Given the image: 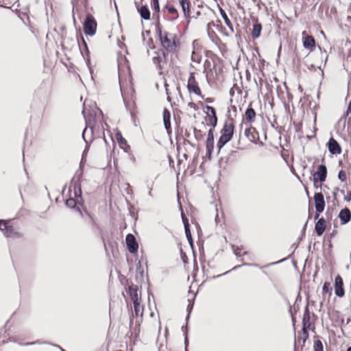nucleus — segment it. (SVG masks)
<instances>
[{"label":"nucleus","mask_w":351,"mask_h":351,"mask_svg":"<svg viewBox=\"0 0 351 351\" xmlns=\"http://www.w3.org/2000/svg\"><path fill=\"white\" fill-rule=\"evenodd\" d=\"M152 8L154 11V12L153 13V16H154L155 12L158 14V12L160 11V5H159L158 0H152Z\"/></svg>","instance_id":"47"},{"label":"nucleus","mask_w":351,"mask_h":351,"mask_svg":"<svg viewBox=\"0 0 351 351\" xmlns=\"http://www.w3.org/2000/svg\"><path fill=\"white\" fill-rule=\"evenodd\" d=\"M326 230V221L320 219L315 225V230L318 235H322Z\"/></svg>","instance_id":"28"},{"label":"nucleus","mask_w":351,"mask_h":351,"mask_svg":"<svg viewBox=\"0 0 351 351\" xmlns=\"http://www.w3.org/2000/svg\"><path fill=\"white\" fill-rule=\"evenodd\" d=\"M204 54L206 57L212 59L213 61L215 58H217V55L210 50L206 49L204 51Z\"/></svg>","instance_id":"50"},{"label":"nucleus","mask_w":351,"mask_h":351,"mask_svg":"<svg viewBox=\"0 0 351 351\" xmlns=\"http://www.w3.org/2000/svg\"><path fill=\"white\" fill-rule=\"evenodd\" d=\"M241 266H242V265H237V266L234 267L232 269L228 270V271H226V272H224V273H223V274H219V275H217V276H214L213 277V279H215V278H220V277H221V276H225V275L228 274L229 272H230L232 270H237V269H238L239 268L241 267Z\"/></svg>","instance_id":"52"},{"label":"nucleus","mask_w":351,"mask_h":351,"mask_svg":"<svg viewBox=\"0 0 351 351\" xmlns=\"http://www.w3.org/2000/svg\"><path fill=\"white\" fill-rule=\"evenodd\" d=\"M303 46L304 48L310 51L312 50V49L315 47V40L313 38L308 35L304 36Z\"/></svg>","instance_id":"27"},{"label":"nucleus","mask_w":351,"mask_h":351,"mask_svg":"<svg viewBox=\"0 0 351 351\" xmlns=\"http://www.w3.org/2000/svg\"><path fill=\"white\" fill-rule=\"evenodd\" d=\"M64 204L67 208L75 210L82 217H84V208L86 207L84 205L85 202L82 195L74 196V198L70 197L65 200Z\"/></svg>","instance_id":"4"},{"label":"nucleus","mask_w":351,"mask_h":351,"mask_svg":"<svg viewBox=\"0 0 351 351\" xmlns=\"http://www.w3.org/2000/svg\"><path fill=\"white\" fill-rule=\"evenodd\" d=\"M328 149L332 154H340L341 149L339 143L334 138H331L328 143Z\"/></svg>","instance_id":"20"},{"label":"nucleus","mask_w":351,"mask_h":351,"mask_svg":"<svg viewBox=\"0 0 351 351\" xmlns=\"http://www.w3.org/2000/svg\"><path fill=\"white\" fill-rule=\"evenodd\" d=\"M138 12L141 17L145 20L149 19L150 12L148 8L146 5H142L139 9Z\"/></svg>","instance_id":"35"},{"label":"nucleus","mask_w":351,"mask_h":351,"mask_svg":"<svg viewBox=\"0 0 351 351\" xmlns=\"http://www.w3.org/2000/svg\"><path fill=\"white\" fill-rule=\"evenodd\" d=\"M73 8L88 5V0H72Z\"/></svg>","instance_id":"39"},{"label":"nucleus","mask_w":351,"mask_h":351,"mask_svg":"<svg viewBox=\"0 0 351 351\" xmlns=\"http://www.w3.org/2000/svg\"><path fill=\"white\" fill-rule=\"evenodd\" d=\"M162 12L168 20H175L178 16V12L173 5L167 4L163 8Z\"/></svg>","instance_id":"13"},{"label":"nucleus","mask_w":351,"mask_h":351,"mask_svg":"<svg viewBox=\"0 0 351 351\" xmlns=\"http://www.w3.org/2000/svg\"><path fill=\"white\" fill-rule=\"evenodd\" d=\"M198 163V155L195 156L191 162V167H193L192 173H194Z\"/></svg>","instance_id":"53"},{"label":"nucleus","mask_w":351,"mask_h":351,"mask_svg":"<svg viewBox=\"0 0 351 351\" xmlns=\"http://www.w3.org/2000/svg\"><path fill=\"white\" fill-rule=\"evenodd\" d=\"M156 51L158 53V55H160V58L162 60V62L164 63H166L168 57V53L169 51H167L165 49L162 48H160Z\"/></svg>","instance_id":"40"},{"label":"nucleus","mask_w":351,"mask_h":351,"mask_svg":"<svg viewBox=\"0 0 351 351\" xmlns=\"http://www.w3.org/2000/svg\"><path fill=\"white\" fill-rule=\"evenodd\" d=\"M73 17L74 22H96L93 16V10L88 5L73 8Z\"/></svg>","instance_id":"3"},{"label":"nucleus","mask_w":351,"mask_h":351,"mask_svg":"<svg viewBox=\"0 0 351 351\" xmlns=\"http://www.w3.org/2000/svg\"><path fill=\"white\" fill-rule=\"evenodd\" d=\"M140 304L141 302H133L135 317H138L140 315L141 317V319H142L143 311L140 314Z\"/></svg>","instance_id":"43"},{"label":"nucleus","mask_w":351,"mask_h":351,"mask_svg":"<svg viewBox=\"0 0 351 351\" xmlns=\"http://www.w3.org/2000/svg\"><path fill=\"white\" fill-rule=\"evenodd\" d=\"M245 118L247 122L252 123L255 121L256 112L254 109L250 105L245 111Z\"/></svg>","instance_id":"21"},{"label":"nucleus","mask_w":351,"mask_h":351,"mask_svg":"<svg viewBox=\"0 0 351 351\" xmlns=\"http://www.w3.org/2000/svg\"><path fill=\"white\" fill-rule=\"evenodd\" d=\"M154 53L156 56H154L153 57L152 61H153L154 64H156L157 69L162 71L163 69V66H162V62H163L160 59V55H158L157 51H155Z\"/></svg>","instance_id":"36"},{"label":"nucleus","mask_w":351,"mask_h":351,"mask_svg":"<svg viewBox=\"0 0 351 351\" xmlns=\"http://www.w3.org/2000/svg\"><path fill=\"white\" fill-rule=\"evenodd\" d=\"M162 119L164 124L171 123V112L167 108H164Z\"/></svg>","instance_id":"38"},{"label":"nucleus","mask_w":351,"mask_h":351,"mask_svg":"<svg viewBox=\"0 0 351 351\" xmlns=\"http://www.w3.org/2000/svg\"><path fill=\"white\" fill-rule=\"evenodd\" d=\"M8 223V221L5 219H0V230L2 232V230L3 228H5V226Z\"/></svg>","instance_id":"64"},{"label":"nucleus","mask_w":351,"mask_h":351,"mask_svg":"<svg viewBox=\"0 0 351 351\" xmlns=\"http://www.w3.org/2000/svg\"><path fill=\"white\" fill-rule=\"evenodd\" d=\"M125 244L130 253L132 254H137L138 250V243L133 234L129 233L126 235Z\"/></svg>","instance_id":"8"},{"label":"nucleus","mask_w":351,"mask_h":351,"mask_svg":"<svg viewBox=\"0 0 351 351\" xmlns=\"http://www.w3.org/2000/svg\"><path fill=\"white\" fill-rule=\"evenodd\" d=\"M335 294L339 297L344 295L343 289V280L339 276H337L335 280Z\"/></svg>","instance_id":"18"},{"label":"nucleus","mask_w":351,"mask_h":351,"mask_svg":"<svg viewBox=\"0 0 351 351\" xmlns=\"http://www.w3.org/2000/svg\"><path fill=\"white\" fill-rule=\"evenodd\" d=\"M182 330L183 332L184 336H185V335L189 336V324L186 323L185 325H183L182 326Z\"/></svg>","instance_id":"56"},{"label":"nucleus","mask_w":351,"mask_h":351,"mask_svg":"<svg viewBox=\"0 0 351 351\" xmlns=\"http://www.w3.org/2000/svg\"><path fill=\"white\" fill-rule=\"evenodd\" d=\"M208 25H212V26L221 34L226 36H230L229 32L227 31L226 27L223 25V23H208Z\"/></svg>","instance_id":"29"},{"label":"nucleus","mask_w":351,"mask_h":351,"mask_svg":"<svg viewBox=\"0 0 351 351\" xmlns=\"http://www.w3.org/2000/svg\"><path fill=\"white\" fill-rule=\"evenodd\" d=\"M82 114L84 115V119L85 120L86 126L84 130L82 131V137L83 139L85 138V132L87 130V128H89L91 130V134H93V131L95 126L96 123V114L93 110H89L87 113H86L85 109L84 108L82 110Z\"/></svg>","instance_id":"5"},{"label":"nucleus","mask_w":351,"mask_h":351,"mask_svg":"<svg viewBox=\"0 0 351 351\" xmlns=\"http://www.w3.org/2000/svg\"><path fill=\"white\" fill-rule=\"evenodd\" d=\"M80 40H81V42L79 40V38H77L78 47H79L80 53H81L82 57L84 58V59L86 62V64L90 70V72L91 73V69L90 66V52L88 49V44L86 43L85 39L84 38V37L82 36H81Z\"/></svg>","instance_id":"6"},{"label":"nucleus","mask_w":351,"mask_h":351,"mask_svg":"<svg viewBox=\"0 0 351 351\" xmlns=\"http://www.w3.org/2000/svg\"><path fill=\"white\" fill-rule=\"evenodd\" d=\"M86 36H93L96 34L97 23H82Z\"/></svg>","instance_id":"17"},{"label":"nucleus","mask_w":351,"mask_h":351,"mask_svg":"<svg viewBox=\"0 0 351 351\" xmlns=\"http://www.w3.org/2000/svg\"><path fill=\"white\" fill-rule=\"evenodd\" d=\"M184 232H185V234H186V237L188 241V243H189V245L191 246V247L192 248V250H194V241H193V239L192 237L191 229H189L188 230H184Z\"/></svg>","instance_id":"41"},{"label":"nucleus","mask_w":351,"mask_h":351,"mask_svg":"<svg viewBox=\"0 0 351 351\" xmlns=\"http://www.w3.org/2000/svg\"><path fill=\"white\" fill-rule=\"evenodd\" d=\"M262 29V23H253L252 37L254 40L257 39L261 36Z\"/></svg>","instance_id":"25"},{"label":"nucleus","mask_w":351,"mask_h":351,"mask_svg":"<svg viewBox=\"0 0 351 351\" xmlns=\"http://www.w3.org/2000/svg\"><path fill=\"white\" fill-rule=\"evenodd\" d=\"M125 290L133 302L141 301V297H138V287L137 285L131 283L130 285H128V288L125 287Z\"/></svg>","instance_id":"14"},{"label":"nucleus","mask_w":351,"mask_h":351,"mask_svg":"<svg viewBox=\"0 0 351 351\" xmlns=\"http://www.w3.org/2000/svg\"><path fill=\"white\" fill-rule=\"evenodd\" d=\"M189 303L187 305L186 311H187V313L191 314V313L193 311V306H194V301L193 300L191 301L189 300Z\"/></svg>","instance_id":"55"},{"label":"nucleus","mask_w":351,"mask_h":351,"mask_svg":"<svg viewBox=\"0 0 351 351\" xmlns=\"http://www.w3.org/2000/svg\"><path fill=\"white\" fill-rule=\"evenodd\" d=\"M84 219H87L88 222L91 224L93 228H98L99 225L96 221V217L94 214L87 210L86 208H84Z\"/></svg>","instance_id":"16"},{"label":"nucleus","mask_w":351,"mask_h":351,"mask_svg":"<svg viewBox=\"0 0 351 351\" xmlns=\"http://www.w3.org/2000/svg\"><path fill=\"white\" fill-rule=\"evenodd\" d=\"M214 132H215V129L210 128L208 130L206 144H214L215 143Z\"/></svg>","instance_id":"37"},{"label":"nucleus","mask_w":351,"mask_h":351,"mask_svg":"<svg viewBox=\"0 0 351 351\" xmlns=\"http://www.w3.org/2000/svg\"><path fill=\"white\" fill-rule=\"evenodd\" d=\"M180 258L184 264L188 263V256L183 251L182 247L180 248Z\"/></svg>","instance_id":"49"},{"label":"nucleus","mask_w":351,"mask_h":351,"mask_svg":"<svg viewBox=\"0 0 351 351\" xmlns=\"http://www.w3.org/2000/svg\"><path fill=\"white\" fill-rule=\"evenodd\" d=\"M274 121L271 123V126L274 128H276V130H278V134L280 135L282 134V131H285V125H280L279 124V123L278 122V120H277V116L276 115H274ZM280 140L281 139V136H280L279 137Z\"/></svg>","instance_id":"32"},{"label":"nucleus","mask_w":351,"mask_h":351,"mask_svg":"<svg viewBox=\"0 0 351 351\" xmlns=\"http://www.w3.org/2000/svg\"><path fill=\"white\" fill-rule=\"evenodd\" d=\"M119 280L121 283V285H124L125 286V288L127 287H128L129 285V279H128L125 276H123V275H121L119 276Z\"/></svg>","instance_id":"51"},{"label":"nucleus","mask_w":351,"mask_h":351,"mask_svg":"<svg viewBox=\"0 0 351 351\" xmlns=\"http://www.w3.org/2000/svg\"><path fill=\"white\" fill-rule=\"evenodd\" d=\"M315 351H323L322 343L320 341H317L314 345Z\"/></svg>","instance_id":"54"},{"label":"nucleus","mask_w":351,"mask_h":351,"mask_svg":"<svg viewBox=\"0 0 351 351\" xmlns=\"http://www.w3.org/2000/svg\"><path fill=\"white\" fill-rule=\"evenodd\" d=\"M2 232L7 238L20 239L22 237L21 233L16 231L12 225H8V223L3 228Z\"/></svg>","instance_id":"11"},{"label":"nucleus","mask_w":351,"mask_h":351,"mask_svg":"<svg viewBox=\"0 0 351 351\" xmlns=\"http://www.w3.org/2000/svg\"><path fill=\"white\" fill-rule=\"evenodd\" d=\"M315 208L317 213H322L325 207L324 195L321 193H315L314 195Z\"/></svg>","instance_id":"15"},{"label":"nucleus","mask_w":351,"mask_h":351,"mask_svg":"<svg viewBox=\"0 0 351 351\" xmlns=\"http://www.w3.org/2000/svg\"><path fill=\"white\" fill-rule=\"evenodd\" d=\"M280 147L282 148V150H281V152H280V156L282 157V158L283 159L284 161H285V145H282L280 144Z\"/></svg>","instance_id":"62"},{"label":"nucleus","mask_w":351,"mask_h":351,"mask_svg":"<svg viewBox=\"0 0 351 351\" xmlns=\"http://www.w3.org/2000/svg\"><path fill=\"white\" fill-rule=\"evenodd\" d=\"M58 24V25L54 27V31L57 32V29H59L61 31L60 36L62 38H63L64 36H66V26L62 23Z\"/></svg>","instance_id":"45"},{"label":"nucleus","mask_w":351,"mask_h":351,"mask_svg":"<svg viewBox=\"0 0 351 351\" xmlns=\"http://www.w3.org/2000/svg\"><path fill=\"white\" fill-rule=\"evenodd\" d=\"M115 138L120 148L123 149L124 152H129L130 150V146L128 145L126 139L123 137L121 131L118 129L115 131Z\"/></svg>","instance_id":"12"},{"label":"nucleus","mask_w":351,"mask_h":351,"mask_svg":"<svg viewBox=\"0 0 351 351\" xmlns=\"http://www.w3.org/2000/svg\"><path fill=\"white\" fill-rule=\"evenodd\" d=\"M256 129L252 126L245 128V136L250 140V141L256 143V136L258 135Z\"/></svg>","instance_id":"22"},{"label":"nucleus","mask_w":351,"mask_h":351,"mask_svg":"<svg viewBox=\"0 0 351 351\" xmlns=\"http://www.w3.org/2000/svg\"><path fill=\"white\" fill-rule=\"evenodd\" d=\"M326 167L324 165H319L314 176L315 178H318L321 182H323L326 179Z\"/></svg>","instance_id":"24"},{"label":"nucleus","mask_w":351,"mask_h":351,"mask_svg":"<svg viewBox=\"0 0 351 351\" xmlns=\"http://www.w3.org/2000/svg\"><path fill=\"white\" fill-rule=\"evenodd\" d=\"M212 25H206L207 27V33L208 36L210 38V40L215 44L219 45L220 43V39L217 36V35L215 34V32L211 29Z\"/></svg>","instance_id":"26"},{"label":"nucleus","mask_w":351,"mask_h":351,"mask_svg":"<svg viewBox=\"0 0 351 351\" xmlns=\"http://www.w3.org/2000/svg\"><path fill=\"white\" fill-rule=\"evenodd\" d=\"M164 126L165 128V130H167V132L169 135L171 134V123H165Z\"/></svg>","instance_id":"60"},{"label":"nucleus","mask_w":351,"mask_h":351,"mask_svg":"<svg viewBox=\"0 0 351 351\" xmlns=\"http://www.w3.org/2000/svg\"><path fill=\"white\" fill-rule=\"evenodd\" d=\"M193 132L195 138L197 141H201L204 138V134L201 130H198L194 127Z\"/></svg>","instance_id":"44"},{"label":"nucleus","mask_w":351,"mask_h":351,"mask_svg":"<svg viewBox=\"0 0 351 351\" xmlns=\"http://www.w3.org/2000/svg\"><path fill=\"white\" fill-rule=\"evenodd\" d=\"M180 5L182 7L184 14L186 17L189 19L192 18L190 16V1L189 0H178Z\"/></svg>","instance_id":"23"},{"label":"nucleus","mask_w":351,"mask_h":351,"mask_svg":"<svg viewBox=\"0 0 351 351\" xmlns=\"http://www.w3.org/2000/svg\"><path fill=\"white\" fill-rule=\"evenodd\" d=\"M83 172L84 171L81 170L80 173L77 174V180H75V176L73 177L71 180V184L73 185V187L74 196L82 195L81 179L83 176Z\"/></svg>","instance_id":"10"},{"label":"nucleus","mask_w":351,"mask_h":351,"mask_svg":"<svg viewBox=\"0 0 351 351\" xmlns=\"http://www.w3.org/2000/svg\"><path fill=\"white\" fill-rule=\"evenodd\" d=\"M178 203H179V209H180V210L181 212V217H182V223H183V225H184V230H188L191 229V226H190V224H189V219L185 215V214L184 213L182 204H180V202H178Z\"/></svg>","instance_id":"30"},{"label":"nucleus","mask_w":351,"mask_h":351,"mask_svg":"<svg viewBox=\"0 0 351 351\" xmlns=\"http://www.w3.org/2000/svg\"><path fill=\"white\" fill-rule=\"evenodd\" d=\"M146 44L150 49L155 48V46L152 38H149L148 40L146 42Z\"/></svg>","instance_id":"63"},{"label":"nucleus","mask_w":351,"mask_h":351,"mask_svg":"<svg viewBox=\"0 0 351 351\" xmlns=\"http://www.w3.org/2000/svg\"><path fill=\"white\" fill-rule=\"evenodd\" d=\"M210 66H211L210 61L208 60H206L204 63V69L203 73H205L206 69H209Z\"/></svg>","instance_id":"59"},{"label":"nucleus","mask_w":351,"mask_h":351,"mask_svg":"<svg viewBox=\"0 0 351 351\" xmlns=\"http://www.w3.org/2000/svg\"><path fill=\"white\" fill-rule=\"evenodd\" d=\"M277 99H278L285 108V96L280 85H278L276 88Z\"/></svg>","instance_id":"31"},{"label":"nucleus","mask_w":351,"mask_h":351,"mask_svg":"<svg viewBox=\"0 0 351 351\" xmlns=\"http://www.w3.org/2000/svg\"><path fill=\"white\" fill-rule=\"evenodd\" d=\"M192 45L194 51H201L203 48L197 39L193 41Z\"/></svg>","instance_id":"48"},{"label":"nucleus","mask_w":351,"mask_h":351,"mask_svg":"<svg viewBox=\"0 0 351 351\" xmlns=\"http://www.w3.org/2000/svg\"><path fill=\"white\" fill-rule=\"evenodd\" d=\"M232 250H233V253L237 256H243L245 254H247V252H244L242 254H241V250H242V247H240L239 246H235L234 245H232Z\"/></svg>","instance_id":"46"},{"label":"nucleus","mask_w":351,"mask_h":351,"mask_svg":"<svg viewBox=\"0 0 351 351\" xmlns=\"http://www.w3.org/2000/svg\"><path fill=\"white\" fill-rule=\"evenodd\" d=\"M150 34H151L150 30L143 31V32H142V38H143V42H145L146 40L145 35L148 36H149Z\"/></svg>","instance_id":"61"},{"label":"nucleus","mask_w":351,"mask_h":351,"mask_svg":"<svg viewBox=\"0 0 351 351\" xmlns=\"http://www.w3.org/2000/svg\"><path fill=\"white\" fill-rule=\"evenodd\" d=\"M83 140H84L86 145H85L84 149L82 152V158H81V160L80 162V169L81 170H83V168L86 162L87 154H88V152L90 147V143L88 142V141L86 139V138H84V139H83Z\"/></svg>","instance_id":"19"},{"label":"nucleus","mask_w":351,"mask_h":351,"mask_svg":"<svg viewBox=\"0 0 351 351\" xmlns=\"http://www.w3.org/2000/svg\"><path fill=\"white\" fill-rule=\"evenodd\" d=\"M186 87L189 93H193L200 97L202 99H204V95L202 94L200 88L196 81L195 73L193 72H191L189 74Z\"/></svg>","instance_id":"7"},{"label":"nucleus","mask_w":351,"mask_h":351,"mask_svg":"<svg viewBox=\"0 0 351 351\" xmlns=\"http://www.w3.org/2000/svg\"><path fill=\"white\" fill-rule=\"evenodd\" d=\"M136 271L137 274L136 275V281L137 283L141 282L143 279V269L142 268V265L141 262L139 261L136 265Z\"/></svg>","instance_id":"34"},{"label":"nucleus","mask_w":351,"mask_h":351,"mask_svg":"<svg viewBox=\"0 0 351 351\" xmlns=\"http://www.w3.org/2000/svg\"><path fill=\"white\" fill-rule=\"evenodd\" d=\"M152 25H154L156 33L160 42L162 49H165L167 51H173L176 47V43L175 42L176 35H173V41H171V38L168 37L169 34L163 30L161 23H152Z\"/></svg>","instance_id":"1"},{"label":"nucleus","mask_w":351,"mask_h":351,"mask_svg":"<svg viewBox=\"0 0 351 351\" xmlns=\"http://www.w3.org/2000/svg\"><path fill=\"white\" fill-rule=\"evenodd\" d=\"M338 178L341 181H345L346 180V173L343 171H340L338 175Z\"/></svg>","instance_id":"57"},{"label":"nucleus","mask_w":351,"mask_h":351,"mask_svg":"<svg viewBox=\"0 0 351 351\" xmlns=\"http://www.w3.org/2000/svg\"><path fill=\"white\" fill-rule=\"evenodd\" d=\"M230 120L232 123H228V121H226L220 131L221 135L217 142V148L218 149L217 154H219L221 149L225 145L230 142L233 138L234 132V120L232 119H230Z\"/></svg>","instance_id":"2"},{"label":"nucleus","mask_w":351,"mask_h":351,"mask_svg":"<svg viewBox=\"0 0 351 351\" xmlns=\"http://www.w3.org/2000/svg\"><path fill=\"white\" fill-rule=\"evenodd\" d=\"M191 60L197 64L200 63L202 60V56L200 54V51L193 50L191 55Z\"/></svg>","instance_id":"42"},{"label":"nucleus","mask_w":351,"mask_h":351,"mask_svg":"<svg viewBox=\"0 0 351 351\" xmlns=\"http://www.w3.org/2000/svg\"><path fill=\"white\" fill-rule=\"evenodd\" d=\"M350 212L349 209L344 208L339 213V217L343 223H347L350 219Z\"/></svg>","instance_id":"33"},{"label":"nucleus","mask_w":351,"mask_h":351,"mask_svg":"<svg viewBox=\"0 0 351 351\" xmlns=\"http://www.w3.org/2000/svg\"><path fill=\"white\" fill-rule=\"evenodd\" d=\"M184 351H189L188 350V347H189V336H184Z\"/></svg>","instance_id":"58"},{"label":"nucleus","mask_w":351,"mask_h":351,"mask_svg":"<svg viewBox=\"0 0 351 351\" xmlns=\"http://www.w3.org/2000/svg\"><path fill=\"white\" fill-rule=\"evenodd\" d=\"M207 110L206 114L208 117L209 123L207 124L210 128L215 129L217 125L218 118L217 116L216 109L210 106L206 105L204 107Z\"/></svg>","instance_id":"9"}]
</instances>
